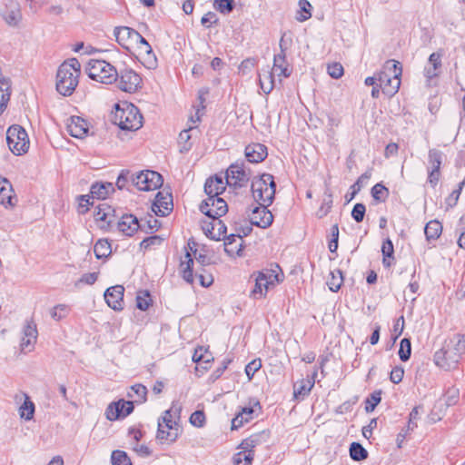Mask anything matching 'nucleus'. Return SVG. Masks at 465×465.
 I'll return each instance as SVG.
<instances>
[{"label":"nucleus","instance_id":"obj_1","mask_svg":"<svg viewBox=\"0 0 465 465\" xmlns=\"http://www.w3.org/2000/svg\"><path fill=\"white\" fill-rule=\"evenodd\" d=\"M465 352V337L455 334L444 342L441 349L434 354L435 364L445 370L450 371L457 367L461 355Z\"/></svg>","mask_w":465,"mask_h":465},{"label":"nucleus","instance_id":"obj_2","mask_svg":"<svg viewBox=\"0 0 465 465\" xmlns=\"http://www.w3.org/2000/svg\"><path fill=\"white\" fill-rule=\"evenodd\" d=\"M81 74V64L76 58L64 61L56 73V91L64 95L70 96L78 85Z\"/></svg>","mask_w":465,"mask_h":465},{"label":"nucleus","instance_id":"obj_3","mask_svg":"<svg viewBox=\"0 0 465 465\" xmlns=\"http://www.w3.org/2000/svg\"><path fill=\"white\" fill-rule=\"evenodd\" d=\"M114 123L124 131H137L143 126V115L133 104H116Z\"/></svg>","mask_w":465,"mask_h":465},{"label":"nucleus","instance_id":"obj_4","mask_svg":"<svg viewBox=\"0 0 465 465\" xmlns=\"http://www.w3.org/2000/svg\"><path fill=\"white\" fill-rule=\"evenodd\" d=\"M88 76L99 83L111 84L118 79V72L104 60L91 59L85 68Z\"/></svg>","mask_w":465,"mask_h":465},{"label":"nucleus","instance_id":"obj_5","mask_svg":"<svg viewBox=\"0 0 465 465\" xmlns=\"http://www.w3.org/2000/svg\"><path fill=\"white\" fill-rule=\"evenodd\" d=\"M276 191L274 178L270 173H263L252 183L253 198L260 203L271 205Z\"/></svg>","mask_w":465,"mask_h":465},{"label":"nucleus","instance_id":"obj_6","mask_svg":"<svg viewBox=\"0 0 465 465\" xmlns=\"http://www.w3.org/2000/svg\"><path fill=\"white\" fill-rule=\"evenodd\" d=\"M254 278V286L251 291L250 296L253 299H262L265 297L269 289L278 282V274L272 270H264L255 272L252 275Z\"/></svg>","mask_w":465,"mask_h":465},{"label":"nucleus","instance_id":"obj_7","mask_svg":"<svg viewBox=\"0 0 465 465\" xmlns=\"http://www.w3.org/2000/svg\"><path fill=\"white\" fill-rule=\"evenodd\" d=\"M26 131L19 126L13 125L6 132V141L10 151L15 155H22L29 149V140Z\"/></svg>","mask_w":465,"mask_h":465},{"label":"nucleus","instance_id":"obj_8","mask_svg":"<svg viewBox=\"0 0 465 465\" xmlns=\"http://www.w3.org/2000/svg\"><path fill=\"white\" fill-rule=\"evenodd\" d=\"M132 182L140 191H151L160 188L163 180L159 173L146 170L133 176Z\"/></svg>","mask_w":465,"mask_h":465},{"label":"nucleus","instance_id":"obj_9","mask_svg":"<svg viewBox=\"0 0 465 465\" xmlns=\"http://www.w3.org/2000/svg\"><path fill=\"white\" fill-rule=\"evenodd\" d=\"M200 210L209 218L218 220L228 212V205L223 198L212 196L202 202Z\"/></svg>","mask_w":465,"mask_h":465},{"label":"nucleus","instance_id":"obj_10","mask_svg":"<svg viewBox=\"0 0 465 465\" xmlns=\"http://www.w3.org/2000/svg\"><path fill=\"white\" fill-rule=\"evenodd\" d=\"M117 86L126 93H134L142 87L141 76L133 69L125 68L118 73Z\"/></svg>","mask_w":465,"mask_h":465},{"label":"nucleus","instance_id":"obj_11","mask_svg":"<svg viewBox=\"0 0 465 465\" xmlns=\"http://www.w3.org/2000/svg\"><path fill=\"white\" fill-rule=\"evenodd\" d=\"M250 180V173L245 171L243 163H232L226 172V183L230 186L243 187Z\"/></svg>","mask_w":465,"mask_h":465},{"label":"nucleus","instance_id":"obj_12","mask_svg":"<svg viewBox=\"0 0 465 465\" xmlns=\"http://www.w3.org/2000/svg\"><path fill=\"white\" fill-rule=\"evenodd\" d=\"M269 205L260 203L259 206L253 207L249 214L250 223L260 228H268L273 222L272 213L267 209Z\"/></svg>","mask_w":465,"mask_h":465},{"label":"nucleus","instance_id":"obj_13","mask_svg":"<svg viewBox=\"0 0 465 465\" xmlns=\"http://www.w3.org/2000/svg\"><path fill=\"white\" fill-rule=\"evenodd\" d=\"M114 35L117 43L124 49L131 51L137 39H139V33L128 26H117L114 30Z\"/></svg>","mask_w":465,"mask_h":465},{"label":"nucleus","instance_id":"obj_14","mask_svg":"<svg viewBox=\"0 0 465 465\" xmlns=\"http://www.w3.org/2000/svg\"><path fill=\"white\" fill-rule=\"evenodd\" d=\"M134 411V401L121 400L109 404L105 411V416L109 420H115L120 417H126Z\"/></svg>","mask_w":465,"mask_h":465},{"label":"nucleus","instance_id":"obj_15","mask_svg":"<svg viewBox=\"0 0 465 465\" xmlns=\"http://www.w3.org/2000/svg\"><path fill=\"white\" fill-rule=\"evenodd\" d=\"M124 288L122 285H114L106 289L104 296L107 305L114 311H122L124 309Z\"/></svg>","mask_w":465,"mask_h":465},{"label":"nucleus","instance_id":"obj_16","mask_svg":"<svg viewBox=\"0 0 465 465\" xmlns=\"http://www.w3.org/2000/svg\"><path fill=\"white\" fill-rule=\"evenodd\" d=\"M281 53L275 54L273 57L272 73L276 74L279 77H289L292 74V69L289 68V64L286 61V47H283V37L280 40Z\"/></svg>","mask_w":465,"mask_h":465},{"label":"nucleus","instance_id":"obj_17","mask_svg":"<svg viewBox=\"0 0 465 465\" xmlns=\"http://www.w3.org/2000/svg\"><path fill=\"white\" fill-rule=\"evenodd\" d=\"M378 83L384 94L393 95L400 88L401 79L397 74L390 75L383 71L378 74Z\"/></svg>","mask_w":465,"mask_h":465},{"label":"nucleus","instance_id":"obj_18","mask_svg":"<svg viewBox=\"0 0 465 465\" xmlns=\"http://www.w3.org/2000/svg\"><path fill=\"white\" fill-rule=\"evenodd\" d=\"M173 209V197L170 193L158 192L153 203L152 210L157 216H165Z\"/></svg>","mask_w":465,"mask_h":465},{"label":"nucleus","instance_id":"obj_19","mask_svg":"<svg viewBox=\"0 0 465 465\" xmlns=\"http://www.w3.org/2000/svg\"><path fill=\"white\" fill-rule=\"evenodd\" d=\"M67 132L75 138H84L88 133V124L79 116H71L66 124Z\"/></svg>","mask_w":465,"mask_h":465},{"label":"nucleus","instance_id":"obj_20","mask_svg":"<svg viewBox=\"0 0 465 465\" xmlns=\"http://www.w3.org/2000/svg\"><path fill=\"white\" fill-rule=\"evenodd\" d=\"M244 154L248 162L258 163L267 157V147L259 143H251L245 147Z\"/></svg>","mask_w":465,"mask_h":465},{"label":"nucleus","instance_id":"obj_21","mask_svg":"<svg viewBox=\"0 0 465 465\" xmlns=\"http://www.w3.org/2000/svg\"><path fill=\"white\" fill-rule=\"evenodd\" d=\"M1 15L9 25H17L21 20V13L18 4L16 2L10 1L9 4L1 10Z\"/></svg>","mask_w":465,"mask_h":465},{"label":"nucleus","instance_id":"obj_22","mask_svg":"<svg viewBox=\"0 0 465 465\" xmlns=\"http://www.w3.org/2000/svg\"><path fill=\"white\" fill-rule=\"evenodd\" d=\"M118 229L126 236H132L141 227L138 219L133 214H124L117 223Z\"/></svg>","mask_w":465,"mask_h":465},{"label":"nucleus","instance_id":"obj_23","mask_svg":"<svg viewBox=\"0 0 465 465\" xmlns=\"http://www.w3.org/2000/svg\"><path fill=\"white\" fill-rule=\"evenodd\" d=\"M225 190V185L222 177L215 175L206 180L204 183V192L208 197H219Z\"/></svg>","mask_w":465,"mask_h":465},{"label":"nucleus","instance_id":"obj_24","mask_svg":"<svg viewBox=\"0 0 465 465\" xmlns=\"http://www.w3.org/2000/svg\"><path fill=\"white\" fill-rule=\"evenodd\" d=\"M314 386L313 378L302 379L293 386V396L297 401L303 400L308 396Z\"/></svg>","mask_w":465,"mask_h":465},{"label":"nucleus","instance_id":"obj_25","mask_svg":"<svg viewBox=\"0 0 465 465\" xmlns=\"http://www.w3.org/2000/svg\"><path fill=\"white\" fill-rule=\"evenodd\" d=\"M254 408L252 406L243 407L232 420L231 429L238 430L242 427L245 423L251 421L254 417Z\"/></svg>","mask_w":465,"mask_h":465},{"label":"nucleus","instance_id":"obj_26","mask_svg":"<svg viewBox=\"0 0 465 465\" xmlns=\"http://www.w3.org/2000/svg\"><path fill=\"white\" fill-rule=\"evenodd\" d=\"M223 240H224V251L229 255H240L242 247V239L240 233L238 234H230L229 236H225Z\"/></svg>","mask_w":465,"mask_h":465},{"label":"nucleus","instance_id":"obj_27","mask_svg":"<svg viewBox=\"0 0 465 465\" xmlns=\"http://www.w3.org/2000/svg\"><path fill=\"white\" fill-rule=\"evenodd\" d=\"M114 191V188L111 183H95L91 186L90 193L92 198L105 199Z\"/></svg>","mask_w":465,"mask_h":465},{"label":"nucleus","instance_id":"obj_28","mask_svg":"<svg viewBox=\"0 0 465 465\" xmlns=\"http://www.w3.org/2000/svg\"><path fill=\"white\" fill-rule=\"evenodd\" d=\"M127 397L134 402L143 403L147 400V388L143 384H134L130 387Z\"/></svg>","mask_w":465,"mask_h":465},{"label":"nucleus","instance_id":"obj_29","mask_svg":"<svg viewBox=\"0 0 465 465\" xmlns=\"http://www.w3.org/2000/svg\"><path fill=\"white\" fill-rule=\"evenodd\" d=\"M441 232L442 225L437 220L430 221L424 228V233L428 241L438 239L440 236Z\"/></svg>","mask_w":465,"mask_h":465},{"label":"nucleus","instance_id":"obj_30","mask_svg":"<svg viewBox=\"0 0 465 465\" xmlns=\"http://www.w3.org/2000/svg\"><path fill=\"white\" fill-rule=\"evenodd\" d=\"M13 189L10 183L5 178L0 177V203L6 205L12 204Z\"/></svg>","mask_w":465,"mask_h":465},{"label":"nucleus","instance_id":"obj_31","mask_svg":"<svg viewBox=\"0 0 465 465\" xmlns=\"http://www.w3.org/2000/svg\"><path fill=\"white\" fill-rule=\"evenodd\" d=\"M178 437V428L166 429L165 426L159 421L158 422V430H157V439L160 440H168L170 442L175 441Z\"/></svg>","mask_w":465,"mask_h":465},{"label":"nucleus","instance_id":"obj_32","mask_svg":"<svg viewBox=\"0 0 465 465\" xmlns=\"http://www.w3.org/2000/svg\"><path fill=\"white\" fill-rule=\"evenodd\" d=\"M381 252L383 255L382 263L385 267H391L394 262V248L392 242L388 238L381 246Z\"/></svg>","mask_w":465,"mask_h":465},{"label":"nucleus","instance_id":"obj_33","mask_svg":"<svg viewBox=\"0 0 465 465\" xmlns=\"http://www.w3.org/2000/svg\"><path fill=\"white\" fill-rule=\"evenodd\" d=\"M193 259L192 258L189 252L185 254V261L181 262V268L183 270V278L188 283L193 282Z\"/></svg>","mask_w":465,"mask_h":465},{"label":"nucleus","instance_id":"obj_34","mask_svg":"<svg viewBox=\"0 0 465 465\" xmlns=\"http://www.w3.org/2000/svg\"><path fill=\"white\" fill-rule=\"evenodd\" d=\"M15 401L19 404L23 401L19 408V414L22 419L25 420H29V396L25 392H20L15 394Z\"/></svg>","mask_w":465,"mask_h":465},{"label":"nucleus","instance_id":"obj_35","mask_svg":"<svg viewBox=\"0 0 465 465\" xmlns=\"http://www.w3.org/2000/svg\"><path fill=\"white\" fill-rule=\"evenodd\" d=\"M10 83L6 79L0 80V114L6 108L10 99Z\"/></svg>","mask_w":465,"mask_h":465},{"label":"nucleus","instance_id":"obj_36","mask_svg":"<svg viewBox=\"0 0 465 465\" xmlns=\"http://www.w3.org/2000/svg\"><path fill=\"white\" fill-rule=\"evenodd\" d=\"M259 84L264 94H270L274 86V74L272 72H267L262 76L260 74Z\"/></svg>","mask_w":465,"mask_h":465},{"label":"nucleus","instance_id":"obj_37","mask_svg":"<svg viewBox=\"0 0 465 465\" xmlns=\"http://www.w3.org/2000/svg\"><path fill=\"white\" fill-rule=\"evenodd\" d=\"M330 275L331 278L328 280L327 284L331 292H336L341 289L343 282L342 272L341 270H335L331 272Z\"/></svg>","mask_w":465,"mask_h":465},{"label":"nucleus","instance_id":"obj_38","mask_svg":"<svg viewBox=\"0 0 465 465\" xmlns=\"http://www.w3.org/2000/svg\"><path fill=\"white\" fill-rule=\"evenodd\" d=\"M94 252L97 259L107 257L111 253V244L107 240H99L94 246Z\"/></svg>","mask_w":465,"mask_h":465},{"label":"nucleus","instance_id":"obj_39","mask_svg":"<svg viewBox=\"0 0 465 465\" xmlns=\"http://www.w3.org/2000/svg\"><path fill=\"white\" fill-rule=\"evenodd\" d=\"M430 170L440 171L442 153L437 149H430L428 155Z\"/></svg>","mask_w":465,"mask_h":465},{"label":"nucleus","instance_id":"obj_40","mask_svg":"<svg viewBox=\"0 0 465 465\" xmlns=\"http://www.w3.org/2000/svg\"><path fill=\"white\" fill-rule=\"evenodd\" d=\"M350 456L353 460L361 461L368 457V451L358 442H352L350 446Z\"/></svg>","mask_w":465,"mask_h":465},{"label":"nucleus","instance_id":"obj_41","mask_svg":"<svg viewBox=\"0 0 465 465\" xmlns=\"http://www.w3.org/2000/svg\"><path fill=\"white\" fill-rule=\"evenodd\" d=\"M381 391L378 390L373 391L365 401V411L367 413L372 412L376 406L381 401Z\"/></svg>","mask_w":465,"mask_h":465},{"label":"nucleus","instance_id":"obj_42","mask_svg":"<svg viewBox=\"0 0 465 465\" xmlns=\"http://www.w3.org/2000/svg\"><path fill=\"white\" fill-rule=\"evenodd\" d=\"M371 196L377 202L383 203L389 196V190L381 183H376L371 188Z\"/></svg>","mask_w":465,"mask_h":465},{"label":"nucleus","instance_id":"obj_43","mask_svg":"<svg viewBox=\"0 0 465 465\" xmlns=\"http://www.w3.org/2000/svg\"><path fill=\"white\" fill-rule=\"evenodd\" d=\"M152 304V299L148 291H140L136 296V306L142 311H146Z\"/></svg>","mask_w":465,"mask_h":465},{"label":"nucleus","instance_id":"obj_44","mask_svg":"<svg viewBox=\"0 0 465 465\" xmlns=\"http://www.w3.org/2000/svg\"><path fill=\"white\" fill-rule=\"evenodd\" d=\"M398 354L402 361H407L410 359L411 354V343L410 339L403 338L401 341Z\"/></svg>","mask_w":465,"mask_h":465},{"label":"nucleus","instance_id":"obj_45","mask_svg":"<svg viewBox=\"0 0 465 465\" xmlns=\"http://www.w3.org/2000/svg\"><path fill=\"white\" fill-rule=\"evenodd\" d=\"M214 8L222 14H230L234 8L233 0H214Z\"/></svg>","mask_w":465,"mask_h":465},{"label":"nucleus","instance_id":"obj_46","mask_svg":"<svg viewBox=\"0 0 465 465\" xmlns=\"http://www.w3.org/2000/svg\"><path fill=\"white\" fill-rule=\"evenodd\" d=\"M417 428L416 422H408L407 426L398 433L396 442L397 447L401 449L407 436Z\"/></svg>","mask_w":465,"mask_h":465},{"label":"nucleus","instance_id":"obj_47","mask_svg":"<svg viewBox=\"0 0 465 465\" xmlns=\"http://www.w3.org/2000/svg\"><path fill=\"white\" fill-rule=\"evenodd\" d=\"M163 238L159 235H153L143 239L140 243V249L147 251L153 246H159L163 243Z\"/></svg>","mask_w":465,"mask_h":465},{"label":"nucleus","instance_id":"obj_48","mask_svg":"<svg viewBox=\"0 0 465 465\" xmlns=\"http://www.w3.org/2000/svg\"><path fill=\"white\" fill-rule=\"evenodd\" d=\"M111 459L113 465H132L130 458L123 450H114Z\"/></svg>","mask_w":465,"mask_h":465},{"label":"nucleus","instance_id":"obj_49","mask_svg":"<svg viewBox=\"0 0 465 465\" xmlns=\"http://www.w3.org/2000/svg\"><path fill=\"white\" fill-rule=\"evenodd\" d=\"M299 7H300V15L297 16V20L300 22H303L308 20L311 16V9L312 5L307 0H300L299 1Z\"/></svg>","mask_w":465,"mask_h":465},{"label":"nucleus","instance_id":"obj_50","mask_svg":"<svg viewBox=\"0 0 465 465\" xmlns=\"http://www.w3.org/2000/svg\"><path fill=\"white\" fill-rule=\"evenodd\" d=\"M465 185V180L459 183V186L456 190H454L446 199L445 203L447 208H452L455 206L459 201L460 195L461 193L462 188Z\"/></svg>","mask_w":465,"mask_h":465},{"label":"nucleus","instance_id":"obj_51","mask_svg":"<svg viewBox=\"0 0 465 465\" xmlns=\"http://www.w3.org/2000/svg\"><path fill=\"white\" fill-rule=\"evenodd\" d=\"M445 402L448 406H453L457 404L460 399V390L455 386L448 388L445 392Z\"/></svg>","mask_w":465,"mask_h":465},{"label":"nucleus","instance_id":"obj_52","mask_svg":"<svg viewBox=\"0 0 465 465\" xmlns=\"http://www.w3.org/2000/svg\"><path fill=\"white\" fill-rule=\"evenodd\" d=\"M253 460V453L239 451L233 457L234 465H251Z\"/></svg>","mask_w":465,"mask_h":465},{"label":"nucleus","instance_id":"obj_53","mask_svg":"<svg viewBox=\"0 0 465 465\" xmlns=\"http://www.w3.org/2000/svg\"><path fill=\"white\" fill-rule=\"evenodd\" d=\"M195 129L194 126L190 125L188 129L183 130L179 134V143L182 144V151H188L192 144L189 143L191 139L190 132Z\"/></svg>","mask_w":465,"mask_h":465},{"label":"nucleus","instance_id":"obj_54","mask_svg":"<svg viewBox=\"0 0 465 465\" xmlns=\"http://www.w3.org/2000/svg\"><path fill=\"white\" fill-rule=\"evenodd\" d=\"M259 443V437L257 435L251 436L245 440H243L240 445V448L242 450V451L252 452V450Z\"/></svg>","mask_w":465,"mask_h":465},{"label":"nucleus","instance_id":"obj_55","mask_svg":"<svg viewBox=\"0 0 465 465\" xmlns=\"http://www.w3.org/2000/svg\"><path fill=\"white\" fill-rule=\"evenodd\" d=\"M205 414L203 411H195L190 416V422L192 425L197 428H202L205 424Z\"/></svg>","mask_w":465,"mask_h":465},{"label":"nucleus","instance_id":"obj_56","mask_svg":"<svg viewBox=\"0 0 465 465\" xmlns=\"http://www.w3.org/2000/svg\"><path fill=\"white\" fill-rule=\"evenodd\" d=\"M68 307L64 304L54 306L51 311V317L55 321H60L68 314Z\"/></svg>","mask_w":465,"mask_h":465},{"label":"nucleus","instance_id":"obj_57","mask_svg":"<svg viewBox=\"0 0 465 465\" xmlns=\"http://www.w3.org/2000/svg\"><path fill=\"white\" fill-rule=\"evenodd\" d=\"M366 213V207L363 203H356L351 211V217L357 223H361L363 221L364 215Z\"/></svg>","mask_w":465,"mask_h":465},{"label":"nucleus","instance_id":"obj_58","mask_svg":"<svg viewBox=\"0 0 465 465\" xmlns=\"http://www.w3.org/2000/svg\"><path fill=\"white\" fill-rule=\"evenodd\" d=\"M327 72L334 79H339L343 74V67L340 63H332L328 65Z\"/></svg>","mask_w":465,"mask_h":465},{"label":"nucleus","instance_id":"obj_59","mask_svg":"<svg viewBox=\"0 0 465 465\" xmlns=\"http://www.w3.org/2000/svg\"><path fill=\"white\" fill-rule=\"evenodd\" d=\"M384 69L392 73L393 74H397L398 76L401 75L402 68L401 63L396 60H388L384 64Z\"/></svg>","mask_w":465,"mask_h":465},{"label":"nucleus","instance_id":"obj_60","mask_svg":"<svg viewBox=\"0 0 465 465\" xmlns=\"http://www.w3.org/2000/svg\"><path fill=\"white\" fill-rule=\"evenodd\" d=\"M205 235L214 241H221V233H215V223H205L203 225Z\"/></svg>","mask_w":465,"mask_h":465},{"label":"nucleus","instance_id":"obj_61","mask_svg":"<svg viewBox=\"0 0 465 465\" xmlns=\"http://www.w3.org/2000/svg\"><path fill=\"white\" fill-rule=\"evenodd\" d=\"M262 367L261 360H253L249 362L245 367V373L248 376L249 380H251L255 372L259 371Z\"/></svg>","mask_w":465,"mask_h":465},{"label":"nucleus","instance_id":"obj_62","mask_svg":"<svg viewBox=\"0 0 465 465\" xmlns=\"http://www.w3.org/2000/svg\"><path fill=\"white\" fill-rule=\"evenodd\" d=\"M404 369L401 366H396L391 371L390 380L391 382L398 384L402 381Z\"/></svg>","mask_w":465,"mask_h":465},{"label":"nucleus","instance_id":"obj_63","mask_svg":"<svg viewBox=\"0 0 465 465\" xmlns=\"http://www.w3.org/2000/svg\"><path fill=\"white\" fill-rule=\"evenodd\" d=\"M135 45H138V49H139L140 53H144L148 55L153 54V49H152L151 45L146 41V39L144 37H143L140 34H139V39H137V42H135Z\"/></svg>","mask_w":465,"mask_h":465},{"label":"nucleus","instance_id":"obj_64","mask_svg":"<svg viewBox=\"0 0 465 465\" xmlns=\"http://www.w3.org/2000/svg\"><path fill=\"white\" fill-rule=\"evenodd\" d=\"M98 278L97 272H88L82 275V277L77 281L75 283L76 286H78L80 283L92 285L94 284Z\"/></svg>","mask_w":465,"mask_h":465}]
</instances>
